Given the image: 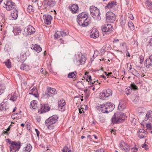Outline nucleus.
Instances as JSON below:
<instances>
[{
	"instance_id": "nucleus-1",
	"label": "nucleus",
	"mask_w": 152,
	"mask_h": 152,
	"mask_svg": "<svg viewBox=\"0 0 152 152\" xmlns=\"http://www.w3.org/2000/svg\"><path fill=\"white\" fill-rule=\"evenodd\" d=\"M115 105L111 102L103 104L98 107V109L104 113H108L113 110Z\"/></svg>"
},
{
	"instance_id": "nucleus-2",
	"label": "nucleus",
	"mask_w": 152,
	"mask_h": 152,
	"mask_svg": "<svg viewBox=\"0 0 152 152\" xmlns=\"http://www.w3.org/2000/svg\"><path fill=\"white\" fill-rule=\"evenodd\" d=\"M90 11L91 15L94 18L97 20L101 19L100 12L99 10L94 6L90 7Z\"/></svg>"
},
{
	"instance_id": "nucleus-3",
	"label": "nucleus",
	"mask_w": 152,
	"mask_h": 152,
	"mask_svg": "<svg viewBox=\"0 0 152 152\" xmlns=\"http://www.w3.org/2000/svg\"><path fill=\"white\" fill-rule=\"evenodd\" d=\"M114 116L111 119V121L113 124L121 122L126 117L125 114L122 112L115 113Z\"/></svg>"
},
{
	"instance_id": "nucleus-4",
	"label": "nucleus",
	"mask_w": 152,
	"mask_h": 152,
	"mask_svg": "<svg viewBox=\"0 0 152 152\" xmlns=\"http://www.w3.org/2000/svg\"><path fill=\"white\" fill-rule=\"evenodd\" d=\"M86 60V58L85 56L80 53L75 55L74 62L76 65L79 66L84 64Z\"/></svg>"
},
{
	"instance_id": "nucleus-5",
	"label": "nucleus",
	"mask_w": 152,
	"mask_h": 152,
	"mask_svg": "<svg viewBox=\"0 0 152 152\" xmlns=\"http://www.w3.org/2000/svg\"><path fill=\"white\" fill-rule=\"evenodd\" d=\"M112 92L111 90L108 89L104 90L100 93L99 95V98L102 100H105L109 96H112Z\"/></svg>"
},
{
	"instance_id": "nucleus-6",
	"label": "nucleus",
	"mask_w": 152,
	"mask_h": 152,
	"mask_svg": "<svg viewBox=\"0 0 152 152\" xmlns=\"http://www.w3.org/2000/svg\"><path fill=\"white\" fill-rule=\"evenodd\" d=\"M21 143L20 142H17L15 141H12L10 143V151L11 152L12 150L14 151L12 152H17L20 149L21 146Z\"/></svg>"
},
{
	"instance_id": "nucleus-7",
	"label": "nucleus",
	"mask_w": 152,
	"mask_h": 152,
	"mask_svg": "<svg viewBox=\"0 0 152 152\" xmlns=\"http://www.w3.org/2000/svg\"><path fill=\"white\" fill-rule=\"evenodd\" d=\"M77 22L78 24L83 27L88 26L91 23L89 18H86V19L77 18Z\"/></svg>"
},
{
	"instance_id": "nucleus-8",
	"label": "nucleus",
	"mask_w": 152,
	"mask_h": 152,
	"mask_svg": "<svg viewBox=\"0 0 152 152\" xmlns=\"http://www.w3.org/2000/svg\"><path fill=\"white\" fill-rule=\"evenodd\" d=\"M102 31L105 34H109L113 31V28L111 24H105L102 27Z\"/></svg>"
},
{
	"instance_id": "nucleus-9",
	"label": "nucleus",
	"mask_w": 152,
	"mask_h": 152,
	"mask_svg": "<svg viewBox=\"0 0 152 152\" xmlns=\"http://www.w3.org/2000/svg\"><path fill=\"white\" fill-rule=\"evenodd\" d=\"M106 20L107 22L113 23L115 20L116 16L112 12L109 11L106 14Z\"/></svg>"
},
{
	"instance_id": "nucleus-10",
	"label": "nucleus",
	"mask_w": 152,
	"mask_h": 152,
	"mask_svg": "<svg viewBox=\"0 0 152 152\" xmlns=\"http://www.w3.org/2000/svg\"><path fill=\"white\" fill-rule=\"evenodd\" d=\"M117 3L115 1H110L105 7L110 10H116L117 8Z\"/></svg>"
},
{
	"instance_id": "nucleus-11",
	"label": "nucleus",
	"mask_w": 152,
	"mask_h": 152,
	"mask_svg": "<svg viewBox=\"0 0 152 152\" xmlns=\"http://www.w3.org/2000/svg\"><path fill=\"white\" fill-rule=\"evenodd\" d=\"M58 117L57 115H54L49 117L46 120L45 123H50V124H53L57 121Z\"/></svg>"
},
{
	"instance_id": "nucleus-12",
	"label": "nucleus",
	"mask_w": 152,
	"mask_h": 152,
	"mask_svg": "<svg viewBox=\"0 0 152 152\" xmlns=\"http://www.w3.org/2000/svg\"><path fill=\"white\" fill-rule=\"evenodd\" d=\"M5 5L4 7L5 8L8 10H10L15 7V4L14 3L12 2V1H6V2H4Z\"/></svg>"
},
{
	"instance_id": "nucleus-13",
	"label": "nucleus",
	"mask_w": 152,
	"mask_h": 152,
	"mask_svg": "<svg viewBox=\"0 0 152 152\" xmlns=\"http://www.w3.org/2000/svg\"><path fill=\"white\" fill-rule=\"evenodd\" d=\"M119 146L120 149L124 151L127 152L130 150V148L128 145L123 141L121 142Z\"/></svg>"
},
{
	"instance_id": "nucleus-14",
	"label": "nucleus",
	"mask_w": 152,
	"mask_h": 152,
	"mask_svg": "<svg viewBox=\"0 0 152 152\" xmlns=\"http://www.w3.org/2000/svg\"><path fill=\"white\" fill-rule=\"evenodd\" d=\"M90 35L91 38L96 39L99 37V34L97 29L93 28L91 30Z\"/></svg>"
},
{
	"instance_id": "nucleus-15",
	"label": "nucleus",
	"mask_w": 152,
	"mask_h": 152,
	"mask_svg": "<svg viewBox=\"0 0 152 152\" xmlns=\"http://www.w3.org/2000/svg\"><path fill=\"white\" fill-rule=\"evenodd\" d=\"M50 109V107L48 105L46 104H41L40 109L39 110V113H45L49 111Z\"/></svg>"
},
{
	"instance_id": "nucleus-16",
	"label": "nucleus",
	"mask_w": 152,
	"mask_h": 152,
	"mask_svg": "<svg viewBox=\"0 0 152 152\" xmlns=\"http://www.w3.org/2000/svg\"><path fill=\"white\" fill-rule=\"evenodd\" d=\"M58 108L59 110L63 112L65 109V105L66 104L65 101L64 99H61L58 102Z\"/></svg>"
},
{
	"instance_id": "nucleus-17",
	"label": "nucleus",
	"mask_w": 152,
	"mask_h": 152,
	"mask_svg": "<svg viewBox=\"0 0 152 152\" xmlns=\"http://www.w3.org/2000/svg\"><path fill=\"white\" fill-rule=\"evenodd\" d=\"M145 66L147 68H149L152 66V55L147 58L145 61Z\"/></svg>"
},
{
	"instance_id": "nucleus-18",
	"label": "nucleus",
	"mask_w": 152,
	"mask_h": 152,
	"mask_svg": "<svg viewBox=\"0 0 152 152\" xmlns=\"http://www.w3.org/2000/svg\"><path fill=\"white\" fill-rule=\"evenodd\" d=\"M44 21L46 24L49 25L50 24L52 20V17L49 15H44L43 17Z\"/></svg>"
},
{
	"instance_id": "nucleus-19",
	"label": "nucleus",
	"mask_w": 152,
	"mask_h": 152,
	"mask_svg": "<svg viewBox=\"0 0 152 152\" xmlns=\"http://www.w3.org/2000/svg\"><path fill=\"white\" fill-rule=\"evenodd\" d=\"M56 93V91L55 89L50 87H48L47 90L45 93V95H50L51 94H55Z\"/></svg>"
},
{
	"instance_id": "nucleus-20",
	"label": "nucleus",
	"mask_w": 152,
	"mask_h": 152,
	"mask_svg": "<svg viewBox=\"0 0 152 152\" xmlns=\"http://www.w3.org/2000/svg\"><path fill=\"white\" fill-rule=\"evenodd\" d=\"M73 14H75L78 11V7L77 4H73L69 8Z\"/></svg>"
},
{
	"instance_id": "nucleus-21",
	"label": "nucleus",
	"mask_w": 152,
	"mask_h": 152,
	"mask_svg": "<svg viewBox=\"0 0 152 152\" xmlns=\"http://www.w3.org/2000/svg\"><path fill=\"white\" fill-rule=\"evenodd\" d=\"M35 31V30L33 27L31 26H28L27 28V34L30 35L33 34Z\"/></svg>"
},
{
	"instance_id": "nucleus-22",
	"label": "nucleus",
	"mask_w": 152,
	"mask_h": 152,
	"mask_svg": "<svg viewBox=\"0 0 152 152\" xmlns=\"http://www.w3.org/2000/svg\"><path fill=\"white\" fill-rule=\"evenodd\" d=\"M129 89L128 88H126V90H128L129 93H130L132 90H137L138 89V87L134 83H132L130 86L129 87Z\"/></svg>"
},
{
	"instance_id": "nucleus-23",
	"label": "nucleus",
	"mask_w": 152,
	"mask_h": 152,
	"mask_svg": "<svg viewBox=\"0 0 152 152\" xmlns=\"http://www.w3.org/2000/svg\"><path fill=\"white\" fill-rule=\"evenodd\" d=\"M21 30L19 27H15L13 28L12 31L15 35H18L21 32Z\"/></svg>"
},
{
	"instance_id": "nucleus-24",
	"label": "nucleus",
	"mask_w": 152,
	"mask_h": 152,
	"mask_svg": "<svg viewBox=\"0 0 152 152\" xmlns=\"http://www.w3.org/2000/svg\"><path fill=\"white\" fill-rule=\"evenodd\" d=\"M11 15L12 18L14 19H16L18 16V10L16 9H14L11 12Z\"/></svg>"
},
{
	"instance_id": "nucleus-25",
	"label": "nucleus",
	"mask_w": 152,
	"mask_h": 152,
	"mask_svg": "<svg viewBox=\"0 0 152 152\" xmlns=\"http://www.w3.org/2000/svg\"><path fill=\"white\" fill-rule=\"evenodd\" d=\"M31 48L36 51L37 52H40L42 50V48L40 46L38 45H35L31 47Z\"/></svg>"
},
{
	"instance_id": "nucleus-26",
	"label": "nucleus",
	"mask_w": 152,
	"mask_h": 152,
	"mask_svg": "<svg viewBox=\"0 0 152 152\" xmlns=\"http://www.w3.org/2000/svg\"><path fill=\"white\" fill-rule=\"evenodd\" d=\"M18 61L23 62L26 59V55L25 53H21L18 56Z\"/></svg>"
},
{
	"instance_id": "nucleus-27",
	"label": "nucleus",
	"mask_w": 152,
	"mask_h": 152,
	"mask_svg": "<svg viewBox=\"0 0 152 152\" xmlns=\"http://www.w3.org/2000/svg\"><path fill=\"white\" fill-rule=\"evenodd\" d=\"M17 96L15 94H9L7 96V98L9 99L10 100L13 102L15 101L17 99Z\"/></svg>"
},
{
	"instance_id": "nucleus-28",
	"label": "nucleus",
	"mask_w": 152,
	"mask_h": 152,
	"mask_svg": "<svg viewBox=\"0 0 152 152\" xmlns=\"http://www.w3.org/2000/svg\"><path fill=\"white\" fill-rule=\"evenodd\" d=\"M31 68V67L30 66L27 65L25 64H23L21 65L20 69L23 70L28 71L30 70Z\"/></svg>"
},
{
	"instance_id": "nucleus-29",
	"label": "nucleus",
	"mask_w": 152,
	"mask_h": 152,
	"mask_svg": "<svg viewBox=\"0 0 152 152\" xmlns=\"http://www.w3.org/2000/svg\"><path fill=\"white\" fill-rule=\"evenodd\" d=\"M152 118V111H148L146 115V117L145 118V120L147 121L148 119H150V118Z\"/></svg>"
},
{
	"instance_id": "nucleus-30",
	"label": "nucleus",
	"mask_w": 152,
	"mask_h": 152,
	"mask_svg": "<svg viewBox=\"0 0 152 152\" xmlns=\"http://www.w3.org/2000/svg\"><path fill=\"white\" fill-rule=\"evenodd\" d=\"M87 16V14L86 12H82L80 13L77 16V18L86 19V17Z\"/></svg>"
},
{
	"instance_id": "nucleus-31",
	"label": "nucleus",
	"mask_w": 152,
	"mask_h": 152,
	"mask_svg": "<svg viewBox=\"0 0 152 152\" xmlns=\"http://www.w3.org/2000/svg\"><path fill=\"white\" fill-rule=\"evenodd\" d=\"M37 101L36 100H33L30 103V107L33 109H35L37 107Z\"/></svg>"
},
{
	"instance_id": "nucleus-32",
	"label": "nucleus",
	"mask_w": 152,
	"mask_h": 152,
	"mask_svg": "<svg viewBox=\"0 0 152 152\" xmlns=\"http://www.w3.org/2000/svg\"><path fill=\"white\" fill-rule=\"evenodd\" d=\"M56 4V2L54 0H50L47 3V5L49 7H53Z\"/></svg>"
},
{
	"instance_id": "nucleus-33",
	"label": "nucleus",
	"mask_w": 152,
	"mask_h": 152,
	"mask_svg": "<svg viewBox=\"0 0 152 152\" xmlns=\"http://www.w3.org/2000/svg\"><path fill=\"white\" fill-rule=\"evenodd\" d=\"M76 74L77 72H72L68 74L67 77L69 78H75Z\"/></svg>"
},
{
	"instance_id": "nucleus-34",
	"label": "nucleus",
	"mask_w": 152,
	"mask_h": 152,
	"mask_svg": "<svg viewBox=\"0 0 152 152\" xmlns=\"http://www.w3.org/2000/svg\"><path fill=\"white\" fill-rule=\"evenodd\" d=\"M32 148V146L30 145H27L25 148V152H29Z\"/></svg>"
},
{
	"instance_id": "nucleus-35",
	"label": "nucleus",
	"mask_w": 152,
	"mask_h": 152,
	"mask_svg": "<svg viewBox=\"0 0 152 152\" xmlns=\"http://www.w3.org/2000/svg\"><path fill=\"white\" fill-rule=\"evenodd\" d=\"M62 151L63 152H72L71 150L67 146L64 147Z\"/></svg>"
},
{
	"instance_id": "nucleus-36",
	"label": "nucleus",
	"mask_w": 152,
	"mask_h": 152,
	"mask_svg": "<svg viewBox=\"0 0 152 152\" xmlns=\"http://www.w3.org/2000/svg\"><path fill=\"white\" fill-rule=\"evenodd\" d=\"M126 107L125 105L123 104V103L120 102L118 106V109L120 110H122Z\"/></svg>"
},
{
	"instance_id": "nucleus-37",
	"label": "nucleus",
	"mask_w": 152,
	"mask_h": 152,
	"mask_svg": "<svg viewBox=\"0 0 152 152\" xmlns=\"http://www.w3.org/2000/svg\"><path fill=\"white\" fill-rule=\"evenodd\" d=\"M121 48L124 51L126 50L127 46L125 42H122L120 45Z\"/></svg>"
},
{
	"instance_id": "nucleus-38",
	"label": "nucleus",
	"mask_w": 152,
	"mask_h": 152,
	"mask_svg": "<svg viewBox=\"0 0 152 152\" xmlns=\"http://www.w3.org/2000/svg\"><path fill=\"white\" fill-rule=\"evenodd\" d=\"M37 90L35 87H34L31 90L29 91V94H33L35 93H37Z\"/></svg>"
},
{
	"instance_id": "nucleus-39",
	"label": "nucleus",
	"mask_w": 152,
	"mask_h": 152,
	"mask_svg": "<svg viewBox=\"0 0 152 152\" xmlns=\"http://www.w3.org/2000/svg\"><path fill=\"white\" fill-rule=\"evenodd\" d=\"M5 65L8 68H10L11 67L10 60L8 59L6 61L4 62Z\"/></svg>"
},
{
	"instance_id": "nucleus-40",
	"label": "nucleus",
	"mask_w": 152,
	"mask_h": 152,
	"mask_svg": "<svg viewBox=\"0 0 152 152\" xmlns=\"http://www.w3.org/2000/svg\"><path fill=\"white\" fill-rule=\"evenodd\" d=\"M128 26L129 28H130L131 30H133L134 29V26L132 21H130L128 23Z\"/></svg>"
},
{
	"instance_id": "nucleus-41",
	"label": "nucleus",
	"mask_w": 152,
	"mask_h": 152,
	"mask_svg": "<svg viewBox=\"0 0 152 152\" xmlns=\"http://www.w3.org/2000/svg\"><path fill=\"white\" fill-rule=\"evenodd\" d=\"M5 88V86L3 84H0V95L1 94L3 93Z\"/></svg>"
},
{
	"instance_id": "nucleus-42",
	"label": "nucleus",
	"mask_w": 152,
	"mask_h": 152,
	"mask_svg": "<svg viewBox=\"0 0 152 152\" xmlns=\"http://www.w3.org/2000/svg\"><path fill=\"white\" fill-rule=\"evenodd\" d=\"M5 103L3 102L1 103L0 104V111H2V110H6V107L4 106Z\"/></svg>"
},
{
	"instance_id": "nucleus-43",
	"label": "nucleus",
	"mask_w": 152,
	"mask_h": 152,
	"mask_svg": "<svg viewBox=\"0 0 152 152\" xmlns=\"http://www.w3.org/2000/svg\"><path fill=\"white\" fill-rule=\"evenodd\" d=\"M45 124L48 126V129L51 130L54 128V126L53 125V124H50V123H45Z\"/></svg>"
},
{
	"instance_id": "nucleus-44",
	"label": "nucleus",
	"mask_w": 152,
	"mask_h": 152,
	"mask_svg": "<svg viewBox=\"0 0 152 152\" xmlns=\"http://www.w3.org/2000/svg\"><path fill=\"white\" fill-rule=\"evenodd\" d=\"M126 20L125 18H122L120 22V24L122 26H124L126 23Z\"/></svg>"
},
{
	"instance_id": "nucleus-45",
	"label": "nucleus",
	"mask_w": 152,
	"mask_h": 152,
	"mask_svg": "<svg viewBox=\"0 0 152 152\" xmlns=\"http://www.w3.org/2000/svg\"><path fill=\"white\" fill-rule=\"evenodd\" d=\"M60 34L61 36H66L67 34V32L66 31H59Z\"/></svg>"
},
{
	"instance_id": "nucleus-46",
	"label": "nucleus",
	"mask_w": 152,
	"mask_h": 152,
	"mask_svg": "<svg viewBox=\"0 0 152 152\" xmlns=\"http://www.w3.org/2000/svg\"><path fill=\"white\" fill-rule=\"evenodd\" d=\"M132 72V74L136 76H139L140 75L138 72L134 69H133Z\"/></svg>"
},
{
	"instance_id": "nucleus-47",
	"label": "nucleus",
	"mask_w": 152,
	"mask_h": 152,
	"mask_svg": "<svg viewBox=\"0 0 152 152\" xmlns=\"http://www.w3.org/2000/svg\"><path fill=\"white\" fill-rule=\"evenodd\" d=\"M147 47L150 49H152V38L149 41V42Z\"/></svg>"
},
{
	"instance_id": "nucleus-48",
	"label": "nucleus",
	"mask_w": 152,
	"mask_h": 152,
	"mask_svg": "<svg viewBox=\"0 0 152 152\" xmlns=\"http://www.w3.org/2000/svg\"><path fill=\"white\" fill-rule=\"evenodd\" d=\"M59 31H57L55 34V37L56 38H58L61 35L60 34Z\"/></svg>"
},
{
	"instance_id": "nucleus-49",
	"label": "nucleus",
	"mask_w": 152,
	"mask_h": 152,
	"mask_svg": "<svg viewBox=\"0 0 152 152\" xmlns=\"http://www.w3.org/2000/svg\"><path fill=\"white\" fill-rule=\"evenodd\" d=\"M27 10H28V11L29 12H32V10H33V8L32 6L31 5H29L28 6V7L27 8Z\"/></svg>"
},
{
	"instance_id": "nucleus-50",
	"label": "nucleus",
	"mask_w": 152,
	"mask_h": 152,
	"mask_svg": "<svg viewBox=\"0 0 152 152\" xmlns=\"http://www.w3.org/2000/svg\"><path fill=\"white\" fill-rule=\"evenodd\" d=\"M132 152H136L138 151V148L136 147L132 148L131 149Z\"/></svg>"
},
{
	"instance_id": "nucleus-51",
	"label": "nucleus",
	"mask_w": 152,
	"mask_h": 152,
	"mask_svg": "<svg viewBox=\"0 0 152 152\" xmlns=\"http://www.w3.org/2000/svg\"><path fill=\"white\" fill-rule=\"evenodd\" d=\"M145 134L142 133H139L138 136L140 138H144L145 137Z\"/></svg>"
},
{
	"instance_id": "nucleus-52",
	"label": "nucleus",
	"mask_w": 152,
	"mask_h": 152,
	"mask_svg": "<svg viewBox=\"0 0 152 152\" xmlns=\"http://www.w3.org/2000/svg\"><path fill=\"white\" fill-rule=\"evenodd\" d=\"M140 63L142 64V62H143L144 61V57L142 56H140Z\"/></svg>"
},
{
	"instance_id": "nucleus-53",
	"label": "nucleus",
	"mask_w": 152,
	"mask_h": 152,
	"mask_svg": "<svg viewBox=\"0 0 152 152\" xmlns=\"http://www.w3.org/2000/svg\"><path fill=\"white\" fill-rule=\"evenodd\" d=\"M146 127L147 128V129H149V130H151V125L150 124H147Z\"/></svg>"
},
{
	"instance_id": "nucleus-54",
	"label": "nucleus",
	"mask_w": 152,
	"mask_h": 152,
	"mask_svg": "<svg viewBox=\"0 0 152 152\" xmlns=\"http://www.w3.org/2000/svg\"><path fill=\"white\" fill-rule=\"evenodd\" d=\"M145 132V130L143 129H140L139 131V133H142L144 134Z\"/></svg>"
},
{
	"instance_id": "nucleus-55",
	"label": "nucleus",
	"mask_w": 152,
	"mask_h": 152,
	"mask_svg": "<svg viewBox=\"0 0 152 152\" xmlns=\"http://www.w3.org/2000/svg\"><path fill=\"white\" fill-rule=\"evenodd\" d=\"M129 17L130 19L132 20L134 19V17L133 15L131 14H128Z\"/></svg>"
},
{
	"instance_id": "nucleus-56",
	"label": "nucleus",
	"mask_w": 152,
	"mask_h": 152,
	"mask_svg": "<svg viewBox=\"0 0 152 152\" xmlns=\"http://www.w3.org/2000/svg\"><path fill=\"white\" fill-rule=\"evenodd\" d=\"M40 72H41V73L42 74H43L44 75H45L46 74V72H45V70L44 71V69L43 68L41 69L40 70Z\"/></svg>"
},
{
	"instance_id": "nucleus-57",
	"label": "nucleus",
	"mask_w": 152,
	"mask_h": 152,
	"mask_svg": "<svg viewBox=\"0 0 152 152\" xmlns=\"http://www.w3.org/2000/svg\"><path fill=\"white\" fill-rule=\"evenodd\" d=\"M95 152H104V150L103 149H101L96 151Z\"/></svg>"
},
{
	"instance_id": "nucleus-58",
	"label": "nucleus",
	"mask_w": 152,
	"mask_h": 152,
	"mask_svg": "<svg viewBox=\"0 0 152 152\" xmlns=\"http://www.w3.org/2000/svg\"><path fill=\"white\" fill-rule=\"evenodd\" d=\"M88 79H86V81L89 82V81H91V77L90 75H89L88 76Z\"/></svg>"
},
{
	"instance_id": "nucleus-59",
	"label": "nucleus",
	"mask_w": 152,
	"mask_h": 152,
	"mask_svg": "<svg viewBox=\"0 0 152 152\" xmlns=\"http://www.w3.org/2000/svg\"><path fill=\"white\" fill-rule=\"evenodd\" d=\"M79 113H82L83 112V113H84V111H83V108H81L79 109Z\"/></svg>"
},
{
	"instance_id": "nucleus-60",
	"label": "nucleus",
	"mask_w": 152,
	"mask_h": 152,
	"mask_svg": "<svg viewBox=\"0 0 152 152\" xmlns=\"http://www.w3.org/2000/svg\"><path fill=\"white\" fill-rule=\"evenodd\" d=\"M35 131L36 132V133L37 134V136L38 137H39V131L37 129H35Z\"/></svg>"
},
{
	"instance_id": "nucleus-61",
	"label": "nucleus",
	"mask_w": 152,
	"mask_h": 152,
	"mask_svg": "<svg viewBox=\"0 0 152 152\" xmlns=\"http://www.w3.org/2000/svg\"><path fill=\"white\" fill-rule=\"evenodd\" d=\"M129 66H130V67L129 68V69L130 70L131 69H132V65H131V63H127V68H128V67Z\"/></svg>"
},
{
	"instance_id": "nucleus-62",
	"label": "nucleus",
	"mask_w": 152,
	"mask_h": 152,
	"mask_svg": "<svg viewBox=\"0 0 152 152\" xmlns=\"http://www.w3.org/2000/svg\"><path fill=\"white\" fill-rule=\"evenodd\" d=\"M31 95H33L36 97H39V95L37 94V93H33V94H31Z\"/></svg>"
},
{
	"instance_id": "nucleus-63",
	"label": "nucleus",
	"mask_w": 152,
	"mask_h": 152,
	"mask_svg": "<svg viewBox=\"0 0 152 152\" xmlns=\"http://www.w3.org/2000/svg\"><path fill=\"white\" fill-rule=\"evenodd\" d=\"M47 150L44 151V152H52L47 147H46Z\"/></svg>"
},
{
	"instance_id": "nucleus-64",
	"label": "nucleus",
	"mask_w": 152,
	"mask_h": 152,
	"mask_svg": "<svg viewBox=\"0 0 152 152\" xmlns=\"http://www.w3.org/2000/svg\"><path fill=\"white\" fill-rule=\"evenodd\" d=\"M2 133L4 134H6L7 135H8L9 134V133L7 130H6V131H4V132H2Z\"/></svg>"
}]
</instances>
